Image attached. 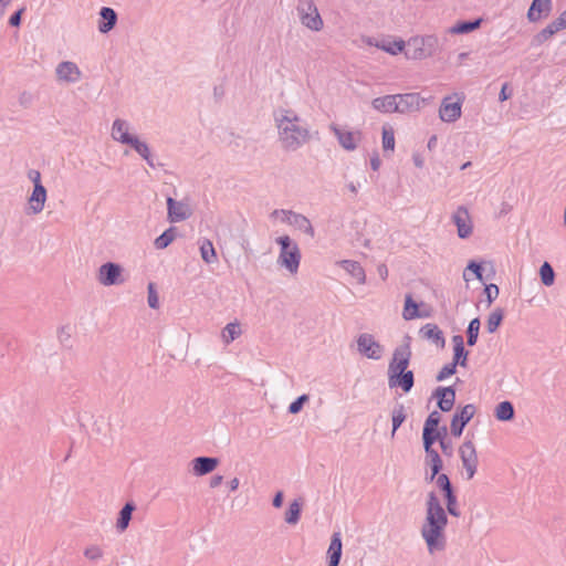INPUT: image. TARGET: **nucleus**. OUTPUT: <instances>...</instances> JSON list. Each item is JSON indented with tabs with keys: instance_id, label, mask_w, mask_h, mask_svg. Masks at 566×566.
I'll list each match as a JSON object with an SVG mask.
<instances>
[{
	"instance_id": "338daca9",
	"label": "nucleus",
	"mask_w": 566,
	"mask_h": 566,
	"mask_svg": "<svg viewBox=\"0 0 566 566\" xmlns=\"http://www.w3.org/2000/svg\"><path fill=\"white\" fill-rule=\"evenodd\" d=\"M282 503H283V493L282 492H277L275 494V496L273 497L272 504H273L274 507H280L282 505Z\"/></svg>"
},
{
	"instance_id": "ddd939ff",
	"label": "nucleus",
	"mask_w": 566,
	"mask_h": 566,
	"mask_svg": "<svg viewBox=\"0 0 566 566\" xmlns=\"http://www.w3.org/2000/svg\"><path fill=\"white\" fill-rule=\"evenodd\" d=\"M452 221L457 227L460 239H467L472 234L473 223L469 210L464 206H460L452 214Z\"/></svg>"
},
{
	"instance_id": "ea45409f",
	"label": "nucleus",
	"mask_w": 566,
	"mask_h": 566,
	"mask_svg": "<svg viewBox=\"0 0 566 566\" xmlns=\"http://www.w3.org/2000/svg\"><path fill=\"white\" fill-rule=\"evenodd\" d=\"M406 417H407V415H406L405 406L402 403L395 405V407L392 408V411H391V421H392L391 437L395 436L396 431L403 423V421L406 420Z\"/></svg>"
},
{
	"instance_id": "423d86ee",
	"label": "nucleus",
	"mask_w": 566,
	"mask_h": 566,
	"mask_svg": "<svg viewBox=\"0 0 566 566\" xmlns=\"http://www.w3.org/2000/svg\"><path fill=\"white\" fill-rule=\"evenodd\" d=\"M459 455L467 473V480L473 479L478 471L479 459L473 440L469 438V434L459 447Z\"/></svg>"
},
{
	"instance_id": "20e7f679",
	"label": "nucleus",
	"mask_w": 566,
	"mask_h": 566,
	"mask_svg": "<svg viewBox=\"0 0 566 566\" xmlns=\"http://www.w3.org/2000/svg\"><path fill=\"white\" fill-rule=\"evenodd\" d=\"M438 49V39L434 35L412 36L406 42L405 55L410 60H424L431 57Z\"/></svg>"
},
{
	"instance_id": "4d7b16f0",
	"label": "nucleus",
	"mask_w": 566,
	"mask_h": 566,
	"mask_svg": "<svg viewBox=\"0 0 566 566\" xmlns=\"http://www.w3.org/2000/svg\"><path fill=\"white\" fill-rule=\"evenodd\" d=\"M484 294H485V297H486V302L490 305L499 296V287H497V285H495L493 283H491L489 285H485Z\"/></svg>"
},
{
	"instance_id": "9d476101",
	"label": "nucleus",
	"mask_w": 566,
	"mask_h": 566,
	"mask_svg": "<svg viewBox=\"0 0 566 566\" xmlns=\"http://www.w3.org/2000/svg\"><path fill=\"white\" fill-rule=\"evenodd\" d=\"M476 412V407L473 403H468L457 410L453 415L450 429L451 434L454 437H460L463 432L464 427L470 422V420L474 417Z\"/></svg>"
},
{
	"instance_id": "c9c22d12",
	"label": "nucleus",
	"mask_w": 566,
	"mask_h": 566,
	"mask_svg": "<svg viewBox=\"0 0 566 566\" xmlns=\"http://www.w3.org/2000/svg\"><path fill=\"white\" fill-rule=\"evenodd\" d=\"M494 416L500 421H511L515 416L513 403L509 400L500 402L495 408Z\"/></svg>"
},
{
	"instance_id": "8fccbe9b",
	"label": "nucleus",
	"mask_w": 566,
	"mask_h": 566,
	"mask_svg": "<svg viewBox=\"0 0 566 566\" xmlns=\"http://www.w3.org/2000/svg\"><path fill=\"white\" fill-rule=\"evenodd\" d=\"M382 147L384 150H394L395 148V134L391 128L382 129Z\"/></svg>"
},
{
	"instance_id": "cd10ccee",
	"label": "nucleus",
	"mask_w": 566,
	"mask_h": 566,
	"mask_svg": "<svg viewBox=\"0 0 566 566\" xmlns=\"http://www.w3.org/2000/svg\"><path fill=\"white\" fill-rule=\"evenodd\" d=\"M371 105L374 109L380 113H398L396 94L376 97Z\"/></svg>"
},
{
	"instance_id": "5701e85b",
	"label": "nucleus",
	"mask_w": 566,
	"mask_h": 566,
	"mask_svg": "<svg viewBox=\"0 0 566 566\" xmlns=\"http://www.w3.org/2000/svg\"><path fill=\"white\" fill-rule=\"evenodd\" d=\"M342 535L340 532H334L327 549L328 566H338L342 558Z\"/></svg>"
},
{
	"instance_id": "2eb2a0df",
	"label": "nucleus",
	"mask_w": 566,
	"mask_h": 566,
	"mask_svg": "<svg viewBox=\"0 0 566 566\" xmlns=\"http://www.w3.org/2000/svg\"><path fill=\"white\" fill-rule=\"evenodd\" d=\"M56 77L60 82L67 84L77 83L82 78L80 67L71 61H63L55 69Z\"/></svg>"
},
{
	"instance_id": "4c0bfd02",
	"label": "nucleus",
	"mask_w": 566,
	"mask_h": 566,
	"mask_svg": "<svg viewBox=\"0 0 566 566\" xmlns=\"http://www.w3.org/2000/svg\"><path fill=\"white\" fill-rule=\"evenodd\" d=\"M200 254L202 260L208 264L217 262L216 249L209 239H202L200 241Z\"/></svg>"
},
{
	"instance_id": "7ed1b4c3",
	"label": "nucleus",
	"mask_w": 566,
	"mask_h": 566,
	"mask_svg": "<svg viewBox=\"0 0 566 566\" xmlns=\"http://www.w3.org/2000/svg\"><path fill=\"white\" fill-rule=\"evenodd\" d=\"M275 242L280 245L277 263L291 274L297 273L302 259L297 243L289 235L279 237L275 239Z\"/></svg>"
},
{
	"instance_id": "0eeeda50",
	"label": "nucleus",
	"mask_w": 566,
	"mask_h": 566,
	"mask_svg": "<svg viewBox=\"0 0 566 566\" xmlns=\"http://www.w3.org/2000/svg\"><path fill=\"white\" fill-rule=\"evenodd\" d=\"M123 266L115 262L102 264L96 273V280L103 286L119 285L125 282L123 276Z\"/></svg>"
},
{
	"instance_id": "dca6fc26",
	"label": "nucleus",
	"mask_w": 566,
	"mask_h": 566,
	"mask_svg": "<svg viewBox=\"0 0 566 566\" xmlns=\"http://www.w3.org/2000/svg\"><path fill=\"white\" fill-rule=\"evenodd\" d=\"M411 352L409 345L399 346L394 350L392 358L388 366V374L408 370Z\"/></svg>"
},
{
	"instance_id": "603ef678",
	"label": "nucleus",
	"mask_w": 566,
	"mask_h": 566,
	"mask_svg": "<svg viewBox=\"0 0 566 566\" xmlns=\"http://www.w3.org/2000/svg\"><path fill=\"white\" fill-rule=\"evenodd\" d=\"M84 556L90 560H98L103 556V551L97 545H91L85 548Z\"/></svg>"
},
{
	"instance_id": "aec40b11",
	"label": "nucleus",
	"mask_w": 566,
	"mask_h": 566,
	"mask_svg": "<svg viewBox=\"0 0 566 566\" xmlns=\"http://www.w3.org/2000/svg\"><path fill=\"white\" fill-rule=\"evenodd\" d=\"M388 385L390 388H401L403 392H409L415 385L413 371L406 370L388 374Z\"/></svg>"
},
{
	"instance_id": "393cba45",
	"label": "nucleus",
	"mask_w": 566,
	"mask_h": 566,
	"mask_svg": "<svg viewBox=\"0 0 566 566\" xmlns=\"http://www.w3.org/2000/svg\"><path fill=\"white\" fill-rule=\"evenodd\" d=\"M420 334L423 338L431 340L437 346L443 348L446 345V338L443 332L438 325L428 323L420 328Z\"/></svg>"
},
{
	"instance_id": "5fc2aeb1",
	"label": "nucleus",
	"mask_w": 566,
	"mask_h": 566,
	"mask_svg": "<svg viewBox=\"0 0 566 566\" xmlns=\"http://www.w3.org/2000/svg\"><path fill=\"white\" fill-rule=\"evenodd\" d=\"M308 400L307 395H301L289 406V412L295 415L301 411L305 401Z\"/></svg>"
},
{
	"instance_id": "bb28decb",
	"label": "nucleus",
	"mask_w": 566,
	"mask_h": 566,
	"mask_svg": "<svg viewBox=\"0 0 566 566\" xmlns=\"http://www.w3.org/2000/svg\"><path fill=\"white\" fill-rule=\"evenodd\" d=\"M128 145L147 163L150 168L157 167L154 155L146 142L140 140L135 136Z\"/></svg>"
},
{
	"instance_id": "864d4df0",
	"label": "nucleus",
	"mask_w": 566,
	"mask_h": 566,
	"mask_svg": "<svg viewBox=\"0 0 566 566\" xmlns=\"http://www.w3.org/2000/svg\"><path fill=\"white\" fill-rule=\"evenodd\" d=\"M457 371V366H454L452 363L446 364L441 370L438 373L436 379L438 381H442L446 378L452 376Z\"/></svg>"
},
{
	"instance_id": "09e8293b",
	"label": "nucleus",
	"mask_w": 566,
	"mask_h": 566,
	"mask_svg": "<svg viewBox=\"0 0 566 566\" xmlns=\"http://www.w3.org/2000/svg\"><path fill=\"white\" fill-rule=\"evenodd\" d=\"M447 501V511L450 515L459 517L460 511L458 510V501L454 492L444 495Z\"/></svg>"
},
{
	"instance_id": "58836bf2",
	"label": "nucleus",
	"mask_w": 566,
	"mask_h": 566,
	"mask_svg": "<svg viewBox=\"0 0 566 566\" xmlns=\"http://www.w3.org/2000/svg\"><path fill=\"white\" fill-rule=\"evenodd\" d=\"M177 235V230L175 227H170L165 230L159 237L155 239L154 245L158 250L166 249Z\"/></svg>"
},
{
	"instance_id": "1a4fd4ad",
	"label": "nucleus",
	"mask_w": 566,
	"mask_h": 566,
	"mask_svg": "<svg viewBox=\"0 0 566 566\" xmlns=\"http://www.w3.org/2000/svg\"><path fill=\"white\" fill-rule=\"evenodd\" d=\"M358 353L369 359L378 360L382 357L384 347L375 339L374 335L363 333L357 339Z\"/></svg>"
},
{
	"instance_id": "4be33fe9",
	"label": "nucleus",
	"mask_w": 566,
	"mask_h": 566,
	"mask_svg": "<svg viewBox=\"0 0 566 566\" xmlns=\"http://www.w3.org/2000/svg\"><path fill=\"white\" fill-rule=\"evenodd\" d=\"M433 396L438 398V407L441 411L448 412L453 408L455 401V390L453 387H438Z\"/></svg>"
},
{
	"instance_id": "f03ea898",
	"label": "nucleus",
	"mask_w": 566,
	"mask_h": 566,
	"mask_svg": "<svg viewBox=\"0 0 566 566\" xmlns=\"http://www.w3.org/2000/svg\"><path fill=\"white\" fill-rule=\"evenodd\" d=\"M426 518L421 527V536L429 554L443 552L447 547L446 527L447 513L434 492L428 494L426 503Z\"/></svg>"
},
{
	"instance_id": "f257e3e1",
	"label": "nucleus",
	"mask_w": 566,
	"mask_h": 566,
	"mask_svg": "<svg viewBox=\"0 0 566 566\" xmlns=\"http://www.w3.org/2000/svg\"><path fill=\"white\" fill-rule=\"evenodd\" d=\"M273 117L277 129V140L284 151H296L311 140L308 125L294 109L281 107L274 111Z\"/></svg>"
},
{
	"instance_id": "39448f33",
	"label": "nucleus",
	"mask_w": 566,
	"mask_h": 566,
	"mask_svg": "<svg viewBox=\"0 0 566 566\" xmlns=\"http://www.w3.org/2000/svg\"><path fill=\"white\" fill-rule=\"evenodd\" d=\"M276 214H283L282 222L294 227L296 230H300L312 239L315 237V229L306 216L287 209L273 210V216Z\"/></svg>"
},
{
	"instance_id": "a211bd4d",
	"label": "nucleus",
	"mask_w": 566,
	"mask_h": 566,
	"mask_svg": "<svg viewBox=\"0 0 566 566\" xmlns=\"http://www.w3.org/2000/svg\"><path fill=\"white\" fill-rule=\"evenodd\" d=\"M553 10V0H533L527 10V20L532 23L546 19Z\"/></svg>"
},
{
	"instance_id": "a878e982",
	"label": "nucleus",
	"mask_w": 566,
	"mask_h": 566,
	"mask_svg": "<svg viewBox=\"0 0 566 566\" xmlns=\"http://www.w3.org/2000/svg\"><path fill=\"white\" fill-rule=\"evenodd\" d=\"M218 465V459L211 457H198L192 460L193 473L198 476L212 472Z\"/></svg>"
},
{
	"instance_id": "f8f14e48",
	"label": "nucleus",
	"mask_w": 566,
	"mask_h": 566,
	"mask_svg": "<svg viewBox=\"0 0 566 566\" xmlns=\"http://www.w3.org/2000/svg\"><path fill=\"white\" fill-rule=\"evenodd\" d=\"M331 132L334 133L335 137L337 138L339 145L348 151H353L357 148L358 143L361 140V132H350L345 130L337 126L336 124H332L329 126Z\"/></svg>"
},
{
	"instance_id": "69168bd1",
	"label": "nucleus",
	"mask_w": 566,
	"mask_h": 566,
	"mask_svg": "<svg viewBox=\"0 0 566 566\" xmlns=\"http://www.w3.org/2000/svg\"><path fill=\"white\" fill-rule=\"evenodd\" d=\"M381 165V160L378 156V154H374V156L370 158V167L374 171H377Z\"/></svg>"
},
{
	"instance_id": "6e6552de",
	"label": "nucleus",
	"mask_w": 566,
	"mask_h": 566,
	"mask_svg": "<svg viewBox=\"0 0 566 566\" xmlns=\"http://www.w3.org/2000/svg\"><path fill=\"white\" fill-rule=\"evenodd\" d=\"M298 17L301 23L312 31H321L324 23L315 3L310 0L298 4Z\"/></svg>"
},
{
	"instance_id": "0e129e2a",
	"label": "nucleus",
	"mask_w": 566,
	"mask_h": 566,
	"mask_svg": "<svg viewBox=\"0 0 566 566\" xmlns=\"http://www.w3.org/2000/svg\"><path fill=\"white\" fill-rule=\"evenodd\" d=\"M507 83H504L499 94L500 102H504L511 97V92H507Z\"/></svg>"
},
{
	"instance_id": "6e6d98bb",
	"label": "nucleus",
	"mask_w": 566,
	"mask_h": 566,
	"mask_svg": "<svg viewBox=\"0 0 566 566\" xmlns=\"http://www.w3.org/2000/svg\"><path fill=\"white\" fill-rule=\"evenodd\" d=\"M148 305L150 308H158L159 298L153 283L148 284Z\"/></svg>"
},
{
	"instance_id": "473e14b6",
	"label": "nucleus",
	"mask_w": 566,
	"mask_h": 566,
	"mask_svg": "<svg viewBox=\"0 0 566 566\" xmlns=\"http://www.w3.org/2000/svg\"><path fill=\"white\" fill-rule=\"evenodd\" d=\"M424 452H426V462L428 465H430V469H431V474L428 479H429V481H433L434 478L438 475V473L441 471V469L443 467V462H442L437 450L429 449V450H426Z\"/></svg>"
},
{
	"instance_id": "79ce46f5",
	"label": "nucleus",
	"mask_w": 566,
	"mask_h": 566,
	"mask_svg": "<svg viewBox=\"0 0 566 566\" xmlns=\"http://www.w3.org/2000/svg\"><path fill=\"white\" fill-rule=\"evenodd\" d=\"M480 319L479 317H475L470 321L467 329V344L469 346H474L478 342L479 332H480Z\"/></svg>"
},
{
	"instance_id": "4468645a",
	"label": "nucleus",
	"mask_w": 566,
	"mask_h": 566,
	"mask_svg": "<svg viewBox=\"0 0 566 566\" xmlns=\"http://www.w3.org/2000/svg\"><path fill=\"white\" fill-rule=\"evenodd\" d=\"M462 101H453L452 96L442 99L439 108V117L442 122L453 123L461 117Z\"/></svg>"
},
{
	"instance_id": "3c124183",
	"label": "nucleus",
	"mask_w": 566,
	"mask_h": 566,
	"mask_svg": "<svg viewBox=\"0 0 566 566\" xmlns=\"http://www.w3.org/2000/svg\"><path fill=\"white\" fill-rule=\"evenodd\" d=\"M440 420H441V417H440V413L438 411H432L426 422H424V426L423 428L424 429H430V430H438V426L440 423Z\"/></svg>"
},
{
	"instance_id": "f704fd0d",
	"label": "nucleus",
	"mask_w": 566,
	"mask_h": 566,
	"mask_svg": "<svg viewBox=\"0 0 566 566\" xmlns=\"http://www.w3.org/2000/svg\"><path fill=\"white\" fill-rule=\"evenodd\" d=\"M376 46L391 55H397V54L403 52L406 42L401 39L395 40V41L384 39L380 42H377Z\"/></svg>"
},
{
	"instance_id": "774afa93",
	"label": "nucleus",
	"mask_w": 566,
	"mask_h": 566,
	"mask_svg": "<svg viewBox=\"0 0 566 566\" xmlns=\"http://www.w3.org/2000/svg\"><path fill=\"white\" fill-rule=\"evenodd\" d=\"M223 481V476L222 475H214L211 478L210 480V486L211 488H217L219 486Z\"/></svg>"
},
{
	"instance_id": "de8ad7c7",
	"label": "nucleus",
	"mask_w": 566,
	"mask_h": 566,
	"mask_svg": "<svg viewBox=\"0 0 566 566\" xmlns=\"http://www.w3.org/2000/svg\"><path fill=\"white\" fill-rule=\"evenodd\" d=\"M434 479L437 486L444 493V495L453 492L450 479L446 473H438V475Z\"/></svg>"
},
{
	"instance_id": "7c9ffc66",
	"label": "nucleus",
	"mask_w": 566,
	"mask_h": 566,
	"mask_svg": "<svg viewBox=\"0 0 566 566\" xmlns=\"http://www.w3.org/2000/svg\"><path fill=\"white\" fill-rule=\"evenodd\" d=\"M340 266L350 274L358 283L364 284L366 282V274L359 262L353 260H343Z\"/></svg>"
},
{
	"instance_id": "2f4dec72",
	"label": "nucleus",
	"mask_w": 566,
	"mask_h": 566,
	"mask_svg": "<svg viewBox=\"0 0 566 566\" xmlns=\"http://www.w3.org/2000/svg\"><path fill=\"white\" fill-rule=\"evenodd\" d=\"M136 505L134 502H127L119 511L118 518L116 522V528L119 533L127 530L132 520V514L135 511Z\"/></svg>"
},
{
	"instance_id": "9b49d317",
	"label": "nucleus",
	"mask_w": 566,
	"mask_h": 566,
	"mask_svg": "<svg viewBox=\"0 0 566 566\" xmlns=\"http://www.w3.org/2000/svg\"><path fill=\"white\" fill-rule=\"evenodd\" d=\"M398 113H411L420 111L427 103V98L419 93L396 94Z\"/></svg>"
},
{
	"instance_id": "72a5a7b5",
	"label": "nucleus",
	"mask_w": 566,
	"mask_h": 566,
	"mask_svg": "<svg viewBox=\"0 0 566 566\" xmlns=\"http://www.w3.org/2000/svg\"><path fill=\"white\" fill-rule=\"evenodd\" d=\"M428 314L419 312L418 304L413 301L411 294H407L405 298V306L402 317L406 321H411L418 317H427Z\"/></svg>"
},
{
	"instance_id": "e433bc0d",
	"label": "nucleus",
	"mask_w": 566,
	"mask_h": 566,
	"mask_svg": "<svg viewBox=\"0 0 566 566\" xmlns=\"http://www.w3.org/2000/svg\"><path fill=\"white\" fill-rule=\"evenodd\" d=\"M481 23H482V19H480V18L472 20V21H460V22L455 23L450 29V32L452 34L470 33V32L476 30L478 28H480Z\"/></svg>"
},
{
	"instance_id": "c85d7f7f",
	"label": "nucleus",
	"mask_w": 566,
	"mask_h": 566,
	"mask_svg": "<svg viewBox=\"0 0 566 566\" xmlns=\"http://www.w3.org/2000/svg\"><path fill=\"white\" fill-rule=\"evenodd\" d=\"M99 15L98 31L101 33L109 32L117 22V13L109 7H103L99 11Z\"/></svg>"
},
{
	"instance_id": "a19ab883",
	"label": "nucleus",
	"mask_w": 566,
	"mask_h": 566,
	"mask_svg": "<svg viewBox=\"0 0 566 566\" xmlns=\"http://www.w3.org/2000/svg\"><path fill=\"white\" fill-rule=\"evenodd\" d=\"M241 327L238 322L229 323L222 329L221 336L226 344H230L241 335Z\"/></svg>"
},
{
	"instance_id": "e2e57ef3",
	"label": "nucleus",
	"mask_w": 566,
	"mask_h": 566,
	"mask_svg": "<svg viewBox=\"0 0 566 566\" xmlns=\"http://www.w3.org/2000/svg\"><path fill=\"white\" fill-rule=\"evenodd\" d=\"M28 177H29V179L33 182L34 187H35L36 185H42V184H41V174H40V171L34 170V169H31V170L28 172Z\"/></svg>"
},
{
	"instance_id": "052dcab7",
	"label": "nucleus",
	"mask_w": 566,
	"mask_h": 566,
	"mask_svg": "<svg viewBox=\"0 0 566 566\" xmlns=\"http://www.w3.org/2000/svg\"><path fill=\"white\" fill-rule=\"evenodd\" d=\"M439 443H440L442 452L446 455L451 457L452 455L451 442L447 441L443 437H441L439 440Z\"/></svg>"
},
{
	"instance_id": "37998d69",
	"label": "nucleus",
	"mask_w": 566,
	"mask_h": 566,
	"mask_svg": "<svg viewBox=\"0 0 566 566\" xmlns=\"http://www.w3.org/2000/svg\"><path fill=\"white\" fill-rule=\"evenodd\" d=\"M301 517V503L297 500H294L287 511L285 512V522L287 524L294 525L300 521Z\"/></svg>"
},
{
	"instance_id": "6ab92c4d",
	"label": "nucleus",
	"mask_w": 566,
	"mask_h": 566,
	"mask_svg": "<svg viewBox=\"0 0 566 566\" xmlns=\"http://www.w3.org/2000/svg\"><path fill=\"white\" fill-rule=\"evenodd\" d=\"M168 220L170 222H180L191 216L189 206L184 201H177L171 197L167 198Z\"/></svg>"
},
{
	"instance_id": "b1692460",
	"label": "nucleus",
	"mask_w": 566,
	"mask_h": 566,
	"mask_svg": "<svg viewBox=\"0 0 566 566\" xmlns=\"http://www.w3.org/2000/svg\"><path fill=\"white\" fill-rule=\"evenodd\" d=\"M453 343V360L451 361L454 366L467 367L469 352L464 348V340L462 335H454L452 337Z\"/></svg>"
},
{
	"instance_id": "49530a36",
	"label": "nucleus",
	"mask_w": 566,
	"mask_h": 566,
	"mask_svg": "<svg viewBox=\"0 0 566 566\" xmlns=\"http://www.w3.org/2000/svg\"><path fill=\"white\" fill-rule=\"evenodd\" d=\"M441 437L442 436H441V432L439 430H430V429H424L423 428L422 440H423L424 451L429 450V449H433L432 448L433 443L437 440H440Z\"/></svg>"
},
{
	"instance_id": "bf43d9fd",
	"label": "nucleus",
	"mask_w": 566,
	"mask_h": 566,
	"mask_svg": "<svg viewBox=\"0 0 566 566\" xmlns=\"http://www.w3.org/2000/svg\"><path fill=\"white\" fill-rule=\"evenodd\" d=\"M32 101H33V96H32V94H31V93H29V92H25V91H24V92H22V93L19 95V103H20V105H21V106H23V107H28V106H30V105H31V103H32Z\"/></svg>"
},
{
	"instance_id": "680f3d73",
	"label": "nucleus",
	"mask_w": 566,
	"mask_h": 566,
	"mask_svg": "<svg viewBox=\"0 0 566 566\" xmlns=\"http://www.w3.org/2000/svg\"><path fill=\"white\" fill-rule=\"evenodd\" d=\"M467 269L471 270L479 280H482V268L479 263L471 261Z\"/></svg>"
},
{
	"instance_id": "f3484780",
	"label": "nucleus",
	"mask_w": 566,
	"mask_h": 566,
	"mask_svg": "<svg viewBox=\"0 0 566 566\" xmlns=\"http://www.w3.org/2000/svg\"><path fill=\"white\" fill-rule=\"evenodd\" d=\"M566 29V10L560 15L549 22L543 30H541L535 36L534 42L536 44H543L551 39L557 32Z\"/></svg>"
},
{
	"instance_id": "c03bdc74",
	"label": "nucleus",
	"mask_w": 566,
	"mask_h": 566,
	"mask_svg": "<svg viewBox=\"0 0 566 566\" xmlns=\"http://www.w3.org/2000/svg\"><path fill=\"white\" fill-rule=\"evenodd\" d=\"M504 317L502 308L494 310L488 317L486 328L489 333H494L501 325Z\"/></svg>"
},
{
	"instance_id": "c756f323",
	"label": "nucleus",
	"mask_w": 566,
	"mask_h": 566,
	"mask_svg": "<svg viewBox=\"0 0 566 566\" xmlns=\"http://www.w3.org/2000/svg\"><path fill=\"white\" fill-rule=\"evenodd\" d=\"M46 200V189L43 185H36L33 187L31 197L29 198L30 209L33 213H40Z\"/></svg>"
},
{
	"instance_id": "412c9836",
	"label": "nucleus",
	"mask_w": 566,
	"mask_h": 566,
	"mask_svg": "<svg viewBox=\"0 0 566 566\" xmlns=\"http://www.w3.org/2000/svg\"><path fill=\"white\" fill-rule=\"evenodd\" d=\"M130 124L126 119L116 118L112 124V138L123 145H128L135 135L129 134Z\"/></svg>"
},
{
	"instance_id": "13d9d810",
	"label": "nucleus",
	"mask_w": 566,
	"mask_h": 566,
	"mask_svg": "<svg viewBox=\"0 0 566 566\" xmlns=\"http://www.w3.org/2000/svg\"><path fill=\"white\" fill-rule=\"evenodd\" d=\"M25 11V7L20 8L15 11L9 19V24L11 27H19L21 24V15Z\"/></svg>"
},
{
	"instance_id": "a18cd8bd",
	"label": "nucleus",
	"mask_w": 566,
	"mask_h": 566,
	"mask_svg": "<svg viewBox=\"0 0 566 566\" xmlns=\"http://www.w3.org/2000/svg\"><path fill=\"white\" fill-rule=\"evenodd\" d=\"M542 283L545 286H551L555 281V272L548 262H544L539 269Z\"/></svg>"
}]
</instances>
